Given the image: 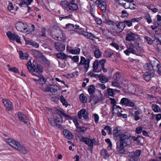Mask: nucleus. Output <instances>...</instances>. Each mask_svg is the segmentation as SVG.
I'll use <instances>...</instances> for the list:
<instances>
[{"mask_svg": "<svg viewBox=\"0 0 161 161\" xmlns=\"http://www.w3.org/2000/svg\"><path fill=\"white\" fill-rule=\"evenodd\" d=\"M36 81V84L43 91L47 92H50L52 93H55L57 91L58 87L55 85H50L47 86L45 85L46 80L42 75H38V79H33Z\"/></svg>", "mask_w": 161, "mask_h": 161, "instance_id": "f257e3e1", "label": "nucleus"}, {"mask_svg": "<svg viewBox=\"0 0 161 161\" xmlns=\"http://www.w3.org/2000/svg\"><path fill=\"white\" fill-rule=\"evenodd\" d=\"M36 63L33 62V66H32L31 62L29 61L26 64L27 68L28 71L31 73H32V75L36 76L37 78L36 79H38V75L40 73H42L43 71V67L40 64L36 65ZM33 79H32L34 80ZM35 79V78H34Z\"/></svg>", "mask_w": 161, "mask_h": 161, "instance_id": "f03ea898", "label": "nucleus"}, {"mask_svg": "<svg viewBox=\"0 0 161 161\" xmlns=\"http://www.w3.org/2000/svg\"><path fill=\"white\" fill-rule=\"evenodd\" d=\"M6 141L12 147L18 150L21 153L23 154L27 153L28 152L26 148L14 140L9 138L7 139Z\"/></svg>", "mask_w": 161, "mask_h": 161, "instance_id": "7ed1b4c3", "label": "nucleus"}, {"mask_svg": "<svg viewBox=\"0 0 161 161\" xmlns=\"http://www.w3.org/2000/svg\"><path fill=\"white\" fill-rule=\"evenodd\" d=\"M60 4L61 7L66 9L67 11L69 10L75 11L77 10L78 8V6L75 3V0H72L69 2H68L66 0L62 1Z\"/></svg>", "mask_w": 161, "mask_h": 161, "instance_id": "20e7f679", "label": "nucleus"}, {"mask_svg": "<svg viewBox=\"0 0 161 161\" xmlns=\"http://www.w3.org/2000/svg\"><path fill=\"white\" fill-rule=\"evenodd\" d=\"M80 141L84 142L88 146L90 147V149H92L93 146L96 142L95 139H91L88 138L82 137L79 138Z\"/></svg>", "mask_w": 161, "mask_h": 161, "instance_id": "39448f33", "label": "nucleus"}, {"mask_svg": "<svg viewBox=\"0 0 161 161\" xmlns=\"http://www.w3.org/2000/svg\"><path fill=\"white\" fill-rule=\"evenodd\" d=\"M139 39V35L131 31L128 32L126 35L125 40L126 41L131 42L134 41Z\"/></svg>", "mask_w": 161, "mask_h": 161, "instance_id": "423d86ee", "label": "nucleus"}, {"mask_svg": "<svg viewBox=\"0 0 161 161\" xmlns=\"http://www.w3.org/2000/svg\"><path fill=\"white\" fill-rule=\"evenodd\" d=\"M130 136V134L127 132L121 133L119 136L120 142H123V143H128V142H129L130 145L131 141L129 140Z\"/></svg>", "mask_w": 161, "mask_h": 161, "instance_id": "0eeeda50", "label": "nucleus"}, {"mask_svg": "<svg viewBox=\"0 0 161 161\" xmlns=\"http://www.w3.org/2000/svg\"><path fill=\"white\" fill-rule=\"evenodd\" d=\"M128 46L127 49L124 51V53L126 55H129V53H132L136 55H140V54L134 50L135 46L133 43H130L128 44Z\"/></svg>", "mask_w": 161, "mask_h": 161, "instance_id": "6e6552de", "label": "nucleus"}, {"mask_svg": "<svg viewBox=\"0 0 161 161\" xmlns=\"http://www.w3.org/2000/svg\"><path fill=\"white\" fill-rule=\"evenodd\" d=\"M6 34L9 39L13 41L15 40L18 43L21 42L20 37L15 33L13 34L10 31H8Z\"/></svg>", "mask_w": 161, "mask_h": 161, "instance_id": "1a4fd4ad", "label": "nucleus"}, {"mask_svg": "<svg viewBox=\"0 0 161 161\" xmlns=\"http://www.w3.org/2000/svg\"><path fill=\"white\" fill-rule=\"evenodd\" d=\"M95 3L98 5V7L103 12H105L106 10V3L105 0H97Z\"/></svg>", "mask_w": 161, "mask_h": 161, "instance_id": "9d476101", "label": "nucleus"}, {"mask_svg": "<svg viewBox=\"0 0 161 161\" xmlns=\"http://www.w3.org/2000/svg\"><path fill=\"white\" fill-rule=\"evenodd\" d=\"M90 62V59H86L84 57H81L79 65L80 66L81 65H84L85 68L86 69V71H87L89 67Z\"/></svg>", "mask_w": 161, "mask_h": 161, "instance_id": "9b49d317", "label": "nucleus"}, {"mask_svg": "<svg viewBox=\"0 0 161 161\" xmlns=\"http://www.w3.org/2000/svg\"><path fill=\"white\" fill-rule=\"evenodd\" d=\"M120 103L126 106L133 107L135 104L131 100L126 98H123L121 100Z\"/></svg>", "mask_w": 161, "mask_h": 161, "instance_id": "f8f14e48", "label": "nucleus"}, {"mask_svg": "<svg viewBox=\"0 0 161 161\" xmlns=\"http://www.w3.org/2000/svg\"><path fill=\"white\" fill-rule=\"evenodd\" d=\"M2 102L8 110H12L14 109L13 103L9 100L4 99H3Z\"/></svg>", "mask_w": 161, "mask_h": 161, "instance_id": "ddd939ff", "label": "nucleus"}, {"mask_svg": "<svg viewBox=\"0 0 161 161\" xmlns=\"http://www.w3.org/2000/svg\"><path fill=\"white\" fill-rule=\"evenodd\" d=\"M17 116L20 121L24 122L27 125L30 124L28 118L22 113H19L18 114Z\"/></svg>", "mask_w": 161, "mask_h": 161, "instance_id": "4468645a", "label": "nucleus"}, {"mask_svg": "<svg viewBox=\"0 0 161 161\" xmlns=\"http://www.w3.org/2000/svg\"><path fill=\"white\" fill-rule=\"evenodd\" d=\"M130 143H125L123 142H120V144L119 146H117V150L120 153H124L125 152L124 147L129 145Z\"/></svg>", "mask_w": 161, "mask_h": 161, "instance_id": "2eb2a0df", "label": "nucleus"}, {"mask_svg": "<svg viewBox=\"0 0 161 161\" xmlns=\"http://www.w3.org/2000/svg\"><path fill=\"white\" fill-rule=\"evenodd\" d=\"M103 100V97H100L97 96L92 95L90 96V101L92 102L94 104H96L100 102Z\"/></svg>", "mask_w": 161, "mask_h": 161, "instance_id": "dca6fc26", "label": "nucleus"}, {"mask_svg": "<svg viewBox=\"0 0 161 161\" xmlns=\"http://www.w3.org/2000/svg\"><path fill=\"white\" fill-rule=\"evenodd\" d=\"M61 33V31L59 29H53L50 31V35L52 37L56 39L58 38V34Z\"/></svg>", "mask_w": 161, "mask_h": 161, "instance_id": "f3484780", "label": "nucleus"}, {"mask_svg": "<svg viewBox=\"0 0 161 161\" xmlns=\"http://www.w3.org/2000/svg\"><path fill=\"white\" fill-rule=\"evenodd\" d=\"M88 113L85 109H81L78 113V118L80 119H81L82 117H83L84 119H87L88 117Z\"/></svg>", "mask_w": 161, "mask_h": 161, "instance_id": "a211bd4d", "label": "nucleus"}, {"mask_svg": "<svg viewBox=\"0 0 161 161\" xmlns=\"http://www.w3.org/2000/svg\"><path fill=\"white\" fill-rule=\"evenodd\" d=\"M60 122L59 118L58 117H56L53 121L50 120V123L55 128H59L61 126L59 123Z\"/></svg>", "mask_w": 161, "mask_h": 161, "instance_id": "6ab92c4d", "label": "nucleus"}, {"mask_svg": "<svg viewBox=\"0 0 161 161\" xmlns=\"http://www.w3.org/2000/svg\"><path fill=\"white\" fill-rule=\"evenodd\" d=\"M154 71H152V72L149 73L148 72H145L143 76V78L145 80L147 81H149L152 77L154 75Z\"/></svg>", "mask_w": 161, "mask_h": 161, "instance_id": "aec40b11", "label": "nucleus"}, {"mask_svg": "<svg viewBox=\"0 0 161 161\" xmlns=\"http://www.w3.org/2000/svg\"><path fill=\"white\" fill-rule=\"evenodd\" d=\"M16 28L17 29L21 32L24 31L27 28L25 27L24 24L21 22H19L16 24Z\"/></svg>", "mask_w": 161, "mask_h": 161, "instance_id": "412c9836", "label": "nucleus"}, {"mask_svg": "<svg viewBox=\"0 0 161 161\" xmlns=\"http://www.w3.org/2000/svg\"><path fill=\"white\" fill-rule=\"evenodd\" d=\"M54 44L56 49L58 51L62 52L65 49V46L62 43L56 42Z\"/></svg>", "mask_w": 161, "mask_h": 161, "instance_id": "4be33fe9", "label": "nucleus"}, {"mask_svg": "<svg viewBox=\"0 0 161 161\" xmlns=\"http://www.w3.org/2000/svg\"><path fill=\"white\" fill-rule=\"evenodd\" d=\"M156 62L157 61L153 62V63H152V64H146L144 66V68L147 70H149L150 71L153 70V71H154L153 70V68L155 66Z\"/></svg>", "mask_w": 161, "mask_h": 161, "instance_id": "5701e85b", "label": "nucleus"}, {"mask_svg": "<svg viewBox=\"0 0 161 161\" xmlns=\"http://www.w3.org/2000/svg\"><path fill=\"white\" fill-rule=\"evenodd\" d=\"M121 127L119 126H116L114 128L113 130V134L115 136H119V135L121 134Z\"/></svg>", "mask_w": 161, "mask_h": 161, "instance_id": "b1692460", "label": "nucleus"}, {"mask_svg": "<svg viewBox=\"0 0 161 161\" xmlns=\"http://www.w3.org/2000/svg\"><path fill=\"white\" fill-rule=\"evenodd\" d=\"M37 60L39 61L42 64H49V61L47 59L45 56L42 54L38 59Z\"/></svg>", "mask_w": 161, "mask_h": 161, "instance_id": "393cba45", "label": "nucleus"}, {"mask_svg": "<svg viewBox=\"0 0 161 161\" xmlns=\"http://www.w3.org/2000/svg\"><path fill=\"white\" fill-rule=\"evenodd\" d=\"M63 133L65 137L68 139H71L73 138V136L71 132L67 130H64Z\"/></svg>", "mask_w": 161, "mask_h": 161, "instance_id": "a878e982", "label": "nucleus"}, {"mask_svg": "<svg viewBox=\"0 0 161 161\" xmlns=\"http://www.w3.org/2000/svg\"><path fill=\"white\" fill-rule=\"evenodd\" d=\"M118 29V32H121L124 29L125 26V25L124 22H119L118 24L116 25Z\"/></svg>", "mask_w": 161, "mask_h": 161, "instance_id": "bb28decb", "label": "nucleus"}, {"mask_svg": "<svg viewBox=\"0 0 161 161\" xmlns=\"http://www.w3.org/2000/svg\"><path fill=\"white\" fill-rule=\"evenodd\" d=\"M100 154L105 159H107L109 157V154L105 149H103L100 152Z\"/></svg>", "mask_w": 161, "mask_h": 161, "instance_id": "cd10ccee", "label": "nucleus"}, {"mask_svg": "<svg viewBox=\"0 0 161 161\" xmlns=\"http://www.w3.org/2000/svg\"><path fill=\"white\" fill-rule=\"evenodd\" d=\"M32 53L34 56L36 58L37 60L42 54V53L40 52L35 50H32Z\"/></svg>", "mask_w": 161, "mask_h": 161, "instance_id": "c85d7f7f", "label": "nucleus"}, {"mask_svg": "<svg viewBox=\"0 0 161 161\" xmlns=\"http://www.w3.org/2000/svg\"><path fill=\"white\" fill-rule=\"evenodd\" d=\"M19 55L20 59H26L28 57V54L26 53H23L22 51H19Z\"/></svg>", "mask_w": 161, "mask_h": 161, "instance_id": "c756f323", "label": "nucleus"}, {"mask_svg": "<svg viewBox=\"0 0 161 161\" xmlns=\"http://www.w3.org/2000/svg\"><path fill=\"white\" fill-rule=\"evenodd\" d=\"M65 39V34L63 33V31H61V33L58 34V38L56 39V40L64 41Z\"/></svg>", "mask_w": 161, "mask_h": 161, "instance_id": "7c9ffc66", "label": "nucleus"}, {"mask_svg": "<svg viewBox=\"0 0 161 161\" xmlns=\"http://www.w3.org/2000/svg\"><path fill=\"white\" fill-rule=\"evenodd\" d=\"M56 56L58 58L64 59L67 58V55L63 53H57Z\"/></svg>", "mask_w": 161, "mask_h": 161, "instance_id": "2f4dec72", "label": "nucleus"}, {"mask_svg": "<svg viewBox=\"0 0 161 161\" xmlns=\"http://www.w3.org/2000/svg\"><path fill=\"white\" fill-rule=\"evenodd\" d=\"M94 55L96 58H98L101 56L102 54L100 50L98 48H96L94 51Z\"/></svg>", "mask_w": 161, "mask_h": 161, "instance_id": "473e14b6", "label": "nucleus"}, {"mask_svg": "<svg viewBox=\"0 0 161 161\" xmlns=\"http://www.w3.org/2000/svg\"><path fill=\"white\" fill-rule=\"evenodd\" d=\"M98 77L100 81L103 83H105L108 81L107 78L104 76L99 75L98 76Z\"/></svg>", "mask_w": 161, "mask_h": 161, "instance_id": "72a5a7b5", "label": "nucleus"}, {"mask_svg": "<svg viewBox=\"0 0 161 161\" xmlns=\"http://www.w3.org/2000/svg\"><path fill=\"white\" fill-rule=\"evenodd\" d=\"M133 153H130L128 157L129 161H137L138 158L134 156Z\"/></svg>", "mask_w": 161, "mask_h": 161, "instance_id": "f704fd0d", "label": "nucleus"}, {"mask_svg": "<svg viewBox=\"0 0 161 161\" xmlns=\"http://www.w3.org/2000/svg\"><path fill=\"white\" fill-rule=\"evenodd\" d=\"M60 115L61 117V118H62V117L63 116L66 119H72V117L62 112L60 113Z\"/></svg>", "mask_w": 161, "mask_h": 161, "instance_id": "c9c22d12", "label": "nucleus"}, {"mask_svg": "<svg viewBox=\"0 0 161 161\" xmlns=\"http://www.w3.org/2000/svg\"><path fill=\"white\" fill-rule=\"evenodd\" d=\"M121 75L119 72H117L114 75L113 78L115 81H118L120 79Z\"/></svg>", "mask_w": 161, "mask_h": 161, "instance_id": "e433bc0d", "label": "nucleus"}, {"mask_svg": "<svg viewBox=\"0 0 161 161\" xmlns=\"http://www.w3.org/2000/svg\"><path fill=\"white\" fill-rule=\"evenodd\" d=\"M80 98L81 101L83 103H85L86 102L87 98L84 95V94L82 93L80 95Z\"/></svg>", "mask_w": 161, "mask_h": 161, "instance_id": "4c0bfd02", "label": "nucleus"}, {"mask_svg": "<svg viewBox=\"0 0 161 161\" xmlns=\"http://www.w3.org/2000/svg\"><path fill=\"white\" fill-rule=\"evenodd\" d=\"M95 87L93 85H91L88 88V91L90 94H92L94 92Z\"/></svg>", "mask_w": 161, "mask_h": 161, "instance_id": "58836bf2", "label": "nucleus"}, {"mask_svg": "<svg viewBox=\"0 0 161 161\" xmlns=\"http://www.w3.org/2000/svg\"><path fill=\"white\" fill-rule=\"evenodd\" d=\"M133 153L134 156L136 157H137V158L139 157L140 156L141 151L140 150H136L135 152H132L130 153Z\"/></svg>", "mask_w": 161, "mask_h": 161, "instance_id": "ea45409f", "label": "nucleus"}, {"mask_svg": "<svg viewBox=\"0 0 161 161\" xmlns=\"http://www.w3.org/2000/svg\"><path fill=\"white\" fill-rule=\"evenodd\" d=\"M98 61H95L93 63V71L94 72H97V70L98 68Z\"/></svg>", "mask_w": 161, "mask_h": 161, "instance_id": "a19ab883", "label": "nucleus"}, {"mask_svg": "<svg viewBox=\"0 0 161 161\" xmlns=\"http://www.w3.org/2000/svg\"><path fill=\"white\" fill-rule=\"evenodd\" d=\"M80 48H77L76 49H71L69 51V52L72 54H79L80 53Z\"/></svg>", "mask_w": 161, "mask_h": 161, "instance_id": "79ce46f5", "label": "nucleus"}, {"mask_svg": "<svg viewBox=\"0 0 161 161\" xmlns=\"http://www.w3.org/2000/svg\"><path fill=\"white\" fill-rule=\"evenodd\" d=\"M155 66L158 69V73L159 75H161V64H158L157 61Z\"/></svg>", "mask_w": 161, "mask_h": 161, "instance_id": "37998d69", "label": "nucleus"}, {"mask_svg": "<svg viewBox=\"0 0 161 161\" xmlns=\"http://www.w3.org/2000/svg\"><path fill=\"white\" fill-rule=\"evenodd\" d=\"M152 108L153 110L156 112H159L160 110L159 107L156 105H153Z\"/></svg>", "mask_w": 161, "mask_h": 161, "instance_id": "c03bdc74", "label": "nucleus"}, {"mask_svg": "<svg viewBox=\"0 0 161 161\" xmlns=\"http://www.w3.org/2000/svg\"><path fill=\"white\" fill-rule=\"evenodd\" d=\"M158 42H157V43L155 45V48L158 51L161 50V41L158 39Z\"/></svg>", "mask_w": 161, "mask_h": 161, "instance_id": "a18cd8bd", "label": "nucleus"}, {"mask_svg": "<svg viewBox=\"0 0 161 161\" xmlns=\"http://www.w3.org/2000/svg\"><path fill=\"white\" fill-rule=\"evenodd\" d=\"M117 107L116 105H114L113 106L112 109V117L114 116L116 114V112L115 113L114 112V110L115 109V111H117L118 109H117L116 108H115V107Z\"/></svg>", "mask_w": 161, "mask_h": 161, "instance_id": "49530a36", "label": "nucleus"}, {"mask_svg": "<svg viewBox=\"0 0 161 161\" xmlns=\"http://www.w3.org/2000/svg\"><path fill=\"white\" fill-rule=\"evenodd\" d=\"M45 31L46 29L44 28H42L41 30V32L39 34V36L45 37L46 36Z\"/></svg>", "mask_w": 161, "mask_h": 161, "instance_id": "de8ad7c7", "label": "nucleus"}, {"mask_svg": "<svg viewBox=\"0 0 161 161\" xmlns=\"http://www.w3.org/2000/svg\"><path fill=\"white\" fill-rule=\"evenodd\" d=\"M143 131L142 128V127L140 126L137 127L136 129V133L137 134H139L141 133Z\"/></svg>", "mask_w": 161, "mask_h": 161, "instance_id": "09e8293b", "label": "nucleus"}, {"mask_svg": "<svg viewBox=\"0 0 161 161\" xmlns=\"http://www.w3.org/2000/svg\"><path fill=\"white\" fill-rule=\"evenodd\" d=\"M61 101L62 103L64 105H65L66 106V105L67 104V102L66 101L65 99L64 98V97L63 96H61L60 97Z\"/></svg>", "mask_w": 161, "mask_h": 161, "instance_id": "8fccbe9b", "label": "nucleus"}, {"mask_svg": "<svg viewBox=\"0 0 161 161\" xmlns=\"http://www.w3.org/2000/svg\"><path fill=\"white\" fill-rule=\"evenodd\" d=\"M144 39L147 41L148 44H152L153 42V40L150 37L147 36H145L144 37Z\"/></svg>", "mask_w": 161, "mask_h": 161, "instance_id": "3c124183", "label": "nucleus"}, {"mask_svg": "<svg viewBox=\"0 0 161 161\" xmlns=\"http://www.w3.org/2000/svg\"><path fill=\"white\" fill-rule=\"evenodd\" d=\"M69 57L71 58L72 60L75 62H78L79 61V57L78 56H75L73 57L69 56Z\"/></svg>", "mask_w": 161, "mask_h": 161, "instance_id": "603ef678", "label": "nucleus"}, {"mask_svg": "<svg viewBox=\"0 0 161 161\" xmlns=\"http://www.w3.org/2000/svg\"><path fill=\"white\" fill-rule=\"evenodd\" d=\"M145 19L147 20V22L148 23H150L152 22V20L151 18V17L149 14H147L145 17Z\"/></svg>", "mask_w": 161, "mask_h": 161, "instance_id": "864d4df0", "label": "nucleus"}, {"mask_svg": "<svg viewBox=\"0 0 161 161\" xmlns=\"http://www.w3.org/2000/svg\"><path fill=\"white\" fill-rule=\"evenodd\" d=\"M20 3L19 4V6L20 7L26 6L25 0H19Z\"/></svg>", "mask_w": 161, "mask_h": 161, "instance_id": "5fc2aeb1", "label": "nucleus"}, {"mask_svg": "<svg viewBox=\"0 0 161 161\" xmlns=\"http://www.w3.org/2000/svg\"><path fill=\"white\" fill-rule=\"evenodd\" d=\"M107 92H108V95L110 96H112L114 94V90L112 89L109 88L107 90Z\"/></svg>", "mask_w": 161, "mask_h": 161, "instance_id": "6e6d98bb", "label": "nucleus"}, {"mask_svg": "<svg viewBox=\"0 0 161 161\" xmlns=\"http://www.w3.org/2000/svg\"><path fill=\"white\" fill-rule=\"evenodd\" d=\"M104 129L107 131L109 134H110L112 133V129L110 126H105L104 127Z\"/></svg>", "mask_w": 161, "mask_h": 161, "instance_id": "4d7b16f0", "label": "nucleus"}, {"mask_svg": "<svg viewBox=\"0 0 161 161\" xmlns=\"http://www.w3.org/2000/svg\"><path fill=\"white\" fill-rule=\"evenodd\" d=\"M88 38L93 40V39L96 38V36L91 33H88L86 37Z\"/></svg>", "mask_w": 161, "mask_h": 161, "instance_id": "13d9d810", "label": "nucleus"}, {"mask_svg": "<svg viewBox=\"0 0 161 161\" xmlns=\"http://www.w3.org/2000/svg\"><path fill=\"white\" fill-rule=\"evenodd\" d=\"M8 70L11 71L15 73H18L19 72V70L15 67L9 68Z\"/></svg>", "mask_w": 161, "mask_h": 161, "instance_id": "bf43d9fd", "label": "nucleus"}, {"mask_svg": "<svg viewBox=\"0 0 161 161\" xmlns=\"http://www.w3.org/2000/svg\"><path fill=\"white\" fill-rule=\"evenodd\" d=\"M125 23V24H126V25L129 27L131 26L132 25V21L130 20H125L123 22Z\"/></svg>", "mask_w": 161, "mask_h": 161, "instance_id": "052dcab7", "label": "nucleus"}, {"mask_svg": "<svg viewBox=\"0 0 161 161\" xmlns=\"http://www.w3.org/2000/svg\"><path fill=\"white\" fill-rule=\"evenodd\" d=\"M78 130H79L80 132H84L87 130V128L83 126L78 127H77Z\"/></svg>", "mask_w": 161, "mask_h": 161, "instance_id": "680f3d73", "label": "nucleus"}, {"mask_svg": "<svg viewBox=\"0 0 161 161\" xmlns=\"http://www.w3.org/2000/svg\"><path fill=\"white\" fill-rule=\"evenodd\" d=\"M116 81H115V82H113L112 84V85L114 86L117 87L118 88H121L120 86Z\"/></svg>", "mask_w": 161, "mask_h": 161, "instance_id": "e2e57ef3", "label": "nucleus"}, {"mask_svg": "<svg viewBox=\"0 0 161 161\" xmlns=\"http://www.w3.org/2000/svg\"><path fill=\"white\" fill-rule=\"evenodd\" d=\"M106 62V60L105 59H103L99 61V64L102 65V66H105L104 64Z\"/></svg>", "mask_w": 161, "mask_h": 161, "instance_id": "0e129e2a", "label": "nucleus"}, {"mask_svg": "<svg viewBox=\"0 0 161 161\" xmlns=\"http://www.w3.org/2000/svg\"><path fill=\"white\" fill-rule=\"evenodd\" d=\"M31 45L36 48H37L39 47V44L35 42H33Z\"/></svg>", "mask_w": 161, "mask_h": 161, "instance_id": "69168bd1", "label": "nucleus"}, {"mask_svg": "<svg viewBox=\"0 0 161 161\" xmlns=\"http://www.w3.org/2000/svg\"><path fill=\"white\" fill-rule=\"evenodd\" d=\"M95 20L98 25H100L102 23L101 19L99 18H96L95 19Z\"/></svg>", "mask_w": 161, "mask_h": 161, "instance_id": "338daca9", "label": "nucleus"}, {"mask_svg": "<svg viewBox=\"0 0 161 161\" xmlns=\"http://www.w3.org/2000/svg\"><path fill=\"white\" fill-rule=\"evenodd\" d=\"M13 8L14 6L12 3H9L8 8V10L9 11H11L13 9Z\"/></svg>", "mask_w": 161, "mask_h": 161, "instance_id": "774afa93", "label": "nucleus"}]
</instances>
